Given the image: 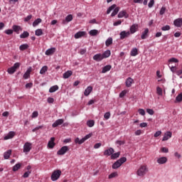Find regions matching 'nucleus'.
<instances>
[{
  "label": "nucleus",
  "instance_id": "1",
  "mask_svg": "<svg viewBox=\"0 0 182 182\" xmlns=\"http://www.w3.org/2000/svg\"><path fill=\"white\" fill-rule=\"evenodd\" d=\"M119 10H120V8L116 7V4H113L107 9V14L109 15V14H110L112 12V11H113L112 13L111 14V16H112V17L116 16V15H117V14H119Z\"/></svg>",
  "mask_w": 182,
  "mask_h": 182
},
{
  "label": "nucleus",
  "instance_id": "2",
  "mask_svg": "<svg viewBox=\"0 0 182 182\" xmlns=\"http://www.w3.org/2000/svg\"><path fill=\"white\" fill-rule=\"evenodd\" d=\"M127 161V159L126 157H122L120 159L117 160L115 163L112 165V168L114 170H116L122 166L124 163H126Z\"/></svg>",
  "mask_w": 182,
  "mask_h": 182
},
{
  "label": "nucleus",
  "instance_id": "3",
  "mask_svg": "<svg viewBox=\"0 0 182 182\" xmlns=\"http://www.w3.org/2000/svg\"><path fill=\"white\" fill-rule=\"evenodd\" d=\"M147 171H149V170L147 169V166L145 165H142L138 169L136 174L139 177H143V176H146Z\"/></svg>",
  "mask_w": 182,
  "mask_h": 182
},
{
  "label": "nucleus",
  "instance_id": "4",
  "mask_svg": "<svg viewBox=\"0 0 182 182\" xmlns=\"http://www.w3.org/2000/svg\"><path fill=\"white\" fill-rule=\"evenodd\" d=\"M60 174H62L60 170L54 171L51 175L52 181H56V180L60 177Z\"/></svg>",
  "mask_w": 182,
  "mask_h": 182
},
{
  "label": "nucleus",
  "instance_id": "5",
  "mask_svg": "<svg viewBox=\"0 0 182 182\" xmlns=\"http://www.w3.org/2000/svg\"><path fill=\"white\" fill-rule=\"evenodd\" d=\"M31 150H32V144L31 142L25 143L23 149V153H25V154H28Z\"/></svg>",
  "mask_w": 182,
  "mask_h": 182
},
{
  "label": "nucleus",
  "instance_id": "6",
  "mask_svg": "<svg viewBox=\"0 0 182 182\" xmlns=\"http://www.w3.org/2000/svg\"><path fill=\"white\" fill-rule=\"evenodd\" d=\"M137 31H139V24L137 23H133L129 28V33H131V35L136 33Z\"/></svg>",
  "mask_w": 182,
  "mask_h": 182
},
{
  "label": "nucleus",
  "instance_id": "7",
  "mask_svg": "<svg viewBox=\"0 0 182 182\" xmlns=\"http://www.w3.org/2000/svg\"><path fill=\"white\" fill-rule=\"evenodd\" d=\"M67 151H69V146H64L57 151V154L58 156H63V154H65Z\"/></svg>",
  "mask_w": 182,
  "mask_h": 182
},
{
  "label": "nucleus",
  "instance_id": "8",
  "mask_svg": "<svg viewBox=\"0 0 182 182\" xmlns=\"http://www.w3.org/2000/svg\"><path fill=\"white\" fill-rule=\"evenodd\" d=\"M130 35H131L130 31H122L119 33V38L122 41H123V39H126V38H129Z\"/></svg>",
  "mask_w": 182,
  "mask_h": 182
},
{
  "label": "nucleus",
  "instance_id": "9",
  "mask_svg": "<svg viewBox=\"0 0 182 182\" xmlns=\"http://www.w3.org/2000/svg\"><path fill=\"white\" fill-rule=\"evenodd\" d=\"M86 31H78L74 35V38L75 39H79L80 38H83V36H86Z\"/></svg>",
  "mask_w": 182,
  "mask_h": 182
},
{
  "label": "nucleus",
  "instance_id": "10",
  "mask_svg": "<svg viewBox=\"0 0 182 182\" xmlns=\"http://www.w3.org/2000/svg\"><path fill=\"white\" fill-rule=\"evenodd\" d=\"M92 59H93V60H95L96 62H102V60L104 58H103V55L102 53H97L93 56Z\"/></svg>",
  "mask_w": 182,
  "mask_h": 182
},
{
  "label": "nucleus",
  "instance_id": "11",
  "mask_svg": "<svg viewBox=\"0 0 182 182\" xmlns=\"http://www.w3.org/2000/svg\"><path fill=\"white\" fill-rule=\"evenodd\" d=\"M31 72H32V67H29L26 71V73L23 74V79H29V77H31Z\"/></svg>",
  "mask_w": 182,
  "mask_h": 182
},
{
  "label": "nucleus",
  "instance_id": "12",
  "mask_svg": "<svg viewBox=\"0 0 182 182\" xmlns=\"http://www.w3.org/2000/svg\"><path fill=\"white\" fill-rule=\"evenodd\" d=\"M55 52H56V48L53 47L46 50L45 53L47 56H50L51 55H53V53H55Z\"/></svg>",
  "mask_w": 182,
  "mask_h": 182
},
{
  "label": "nucleus",
  "instance_id": "13",
  "mask_svg": "<svg viewBox=\"0 0 182 182\" xmlns=\"http://www.w3.org/2000/svg\"><path fill=\"white\" fill-rule=\"evenodd\" d=\"M56 144L55 143V137H51L50 141L48 143V149H53Z\"/></svg>",
  "mask_w": 182,
  "mask_h": 182
},
{
  "label": "nucleus",
  "instance_id": "14",
  "mask_svg": "<svg viewBox=\"0 0 182 182\" xmlns=\"http://www.w3.org/2000/svg\"><path fill=\"white\" fill-rule=\"evenodd\" d=\"M134 82V80L133 78L129 77L126 81H125V85L127 87H132V85H133V82Z\"/></svg>",
  "mask_w": 182,
  "mask_h": 182
},
{
  "label": "nucleus",
  "instance_id": "15",
  "mask_svg": "<svg viewBox=\"0 0 182 182\" xmlns=\"http://www.w3.org/2000/svg\"><path fill=\"white\" fill-rule=\"evenodd\" d=\"M73 21V16L72 14H69L65 17V19L63 21V25H66V23L71 22Z\"/></svg>",
  "mask_w": 182,
  "mask_h": 182
},
{
  "label": "nucleus",
  "instance_id": "16",
  "mask_svg": "<svg viewBox=\"0 0 182 182\" xmlns=\"http://www.w3.org/2000/svg\"><path fill=\"white\" fill-rule=\"evenodd\" d=\"M173 25L175 26H176L177 28H181V26H182V18H176V20H174Z\"/></svg>",
  "mask_w": 182,
  "mask_h": 182
},
{
  "label": "nucleus",
  "instance_id": "17",
  "mask_svg": "<svg viewBox=\"0 0 182 182\" xmlns=\"http://www.w3.org/2000/svg\"><path fill=\"white\" fill-rule=\"evenodd\" d=\"M118 18H129V15L127 14V12L125 10L121 11L118 14Z\"/></svg>",
  "mask_w": 182,
  "mask_h": 182
},
{
  "label": "nucleus",
  "instance_id": "18",
  "mask_svg": "<svg viewBox=\"0 0 182 182\" xmlns=\"http://www.w3.org/2000/svg\"><path fill=\"white\" fill-rule=\"evenodd\" d=\"M65 121L63 120V119H57L53 124L52 127H58V126H60V124H63V122Z\"/></svg>",
  "mask_w": 182,
  "mask_h": 182
},
{
  "label": "nucleus",
  "instance_id": "19",
  "mask_svg": "<svg viewBox=\"0 0 182 182\" xmlns=\"http://www.w3.org/2000/svg\"><path fill=\"white\" fill-rule=\"evenodd\" d=\"M141 39H147L149 38V28H146L144 29V31L142 32L141 35Z\"/></svg>",
  "mask_w": 182,
  "mask_h": 182
},
{
  "label": "nucleus",
  "instance_id": "20",
  "mask_svg": "<svg viewBox=\"0 0 182 182\" xmlns=\"http://www.w3.org/2000/svg\"><path fill=\"white\" fill-rule=\"evenodd\" d=\"M93 90V87L92 86H88L84 92V96H89V95H90V93H92Z\"/></svg>",
  "mask_w": 182,
  "mask_h": 182
},
{
  "label": "nucleus",
  "instance_id": "21",
  "mask_svg": "<svg viewBox=\"0 0 182 182\" xmlns=\"http://www.w3.org/2000/svg\"><path fill=\"white\" fill-rule=\"evenodd\" d=\"M114 153L113 148H109L104 151V156H112Z\"/></svg>",
  "mask_w": 182,
  "mask_h": 182
},
{
  "label": "nucleus",
  "instance_id": "22",
  "mask_svg": "<svg viewBox=\"0 0 182 182\" xmlns=\"http://www.w3.org/2000/svg\"><path fill=\"white\" fill-rule=\"evenodd\" d=\"M157 163L159 164H166V163H167V157L162 156V157L158 159H157Z\"/></svg>",
  "mask_w": 182,
  "mask_h": 182
},
{
  "label": "nucleus",
  "instance_id": "23",
  "mask_svg": "<svg viewBox=\"0 0 182 182\" xmlns=\"http://www.w3.org/2000/svg\"><path fill=\"white\" fill-rule=\"evenodd\" d=\"M11 154H12V150L11 149H9L6 152H4V159L5 160H8L9 159V157H11Z\"/></svg>",
  "mask_w": 182,
  "mask_h": 182
},
{
  "label": "nucleus",
  "instance_id": "24",
  "mask_svg": "<svg viewBox=\"0 0 182 182\" xmlns=\"http://www.w3.org/2000/svg\"><path fill=\"white\" fill-rule=\"evenodd\" d=\"M112 69V65H107L102 68V70L101 71V73H107V72H109Z\"/></svg>",
  "mask_w": 182,
  "mask_h": 182
},
{
  "label": "nucleus",
  "instance_id": "25",
  "mask_svg": "<svg viewBox=\"0 0 182 182\" xmlns=\"http://www.w3.org/2000/svg\"><path fill=\"white\" fill-rule=\"evenodd\" d=\"M139 55V49L134 48L130 52V56H137Z\"/></svg>",
  "mask_w": 182,
  "mask_h": 182
},
{
  "label": "nucleus",
  "instance_id": "26",
  "mask_svg": "<svg viewBox=\"0 0 182 182\" xmlns=\"http://www.w3.org/2000/svg\"><path fill=\"white\" fill-rule=\"evenodd\" d=\"M89 138H82V139H80L79 138H76L75 141L77 144H82V143H85L86 140H87Z\"/></svg>",
  "mask_w": 182,
  "mask_h": 182
},
{
  "label": "nucleus",
  "instance_id": "27",
  "mask_svg": "<svg viewBox=\"0 0 182 182\" xmlns=\"http://www.w3.org/2000/svg\"><path fill=\"white\" fill-rule=\"evenodd\" d=\"M12 29L14 32H16V33L19 34V31H22V28L19 26L14 25L12 26Z\"/></svg>",
  "mask_w": 182,
  "mask_h": 182
},
{
  "label": "nucleus",
  "instance_id": "28",
  "mask_svg": "<svg viewBox=\"0 0 182 182\" xmlns=\"http://www.w3.org/2000/svg\"><path fill=\"white\" fill-rule=\"evenodd\" d=\"M73 73L72 72V70H68L67 72L63 73V77L64 79H69V77H70V75H73Z\"/></svg>",
  "mask_w": 182,
  "mask_h": 182
},
{
  "label": "nucleus",
  "instance_id": "29",
  "mask_svg": "<svg viewBox=\"0 0 182 182\" xmlns=\"http://www.w3.org/2000/svg\"><path fill=\"white\" fill-rule=\"evenodd\" d=\"M112 55V53L110 52V50H107L102 53V58L104 59H106L109 58Z\"/></svg>",
  "mask_w": 182,
  "mask_h": 182
},
{
  "label": "nucleus",
  "instance_id": "30",
  "mask_svg": "<svg viewBox=\"0 0 182 182\" xmlns=\"http://www.w3.org/2000/svg\"><path fill=\"white\" fill-rule=\"evenodd\" d=\"M56 90H59V86L54 85V86L50 87V88L49 89V92L55 93V92H56Z\"/></svg>",
  "mask_w": 182,
  "mask_h": 182
},
{
  "label": "nucleus",
  "instance_id": "31",
  "mask_svg": "<svg viewBox=\"0 0 182 182\" xmlns=\"http://www.w3.org/2000/svg\"><path fill=\"white\" fill-rule=\"evenodd\" d=\"M29 48V45L28 43L22 44L19 46L20 50H26V49Z\"/></svg>",
  "mask_w": 182,
  "mask_h": 182
},
{
  "label": "nucleus",
  "instance_id": "32",
  "mask_svg": "<svg viewBox=\"0 0 182 182\" xmlns=\"http://www.w3.org/2000/svg\"><path fill=\"white\" fill-rule=\"evenodd\" d=\"M113 43V38L112 37L108 38L105 41L106 46H110Z\"/></svg>",
  "mask_w": 182,
  "mask_h": 182
},
{
  "label": "nucleus",
  "instance_id": "33",
  "mask_svg": "<svg viewBox=\"0 0 182 182\" xmlns=\"http://www.w3.org/2000/svg\"><path fill=\"white\" fill-rule=\"evenodd\" d=\"M90 36H97V35H99V31L96 29H93L90 31Z\"/></svg>",
  "mask_w": 182,
  "mask_h": 182
},
{
  "label": "nucleus",
  "instance_id": "34",
  "mask_svg": "<svg viewBox=\"0 0 182 182\" xmlns=\"http://www.w3.org/2000/svg\"><path fill=\"white\" fill-rule=\"evenodd\" d=\"M46 72H48V67L46 65H44L40 70V75H45Z\"/></svg>",
  "mask_w": 182,
  "mask_h": 182
},
{
  "label": "nucleus",
  "instance_id": "35",
  "mask_svg": "<svg viewBox=\"0 0 182 182\" xmlns=\"http://www.w3.org/2000/svg\"><path fill=\"white\" fill-rule=\"evenodd\" d=\"M28 37H29V33L28 31H23V33L20 35V38L21 39H25L26 38H28Z\"/></svg>",
  "mask_w": 182,
  "mask_h": 182
},
{
  "label": "nucleus",
  "instance_id": "36",
  "mask_svg": "<svg viewBox=\"0 0 182 182\" xmlns=\"http://www.w3.org/2000/svg\"><path fill=\"white\" fill-rule=\"evenodd\" d=\"M35 35L36 36H42V35H43V31H42L41 28H38L37 30H36L35 31Z\"/></svg>",
  "mask_w": 182,
  "mask_h": 182
},
{
  "label": "nucleus",
  "instance_id": "37",
  "mask_svg": "<svg viewBox=\"0 0 182 182\" xmlns=\"http://www.w3.org/2000/svg\"><path fill=\"white\" fill-rule=\"evenodd\" d=\"M41 18H37L33 22V26L35 28V26H38V25H39V23H41Z\"/></svg>",
  "mask_w": 182,
  "mask_h": 182
},
{
  "label": "nucleus",
  "instance_id": "38",
  "mask_svg": "<svg viewBox=\"0 0 182 182\" xmlns=\"http://www.w3.org/2000/svg\"><path fill=\"white\" fill-rule=\"evenodd\" d=\"M119 156H120V152H117V153L112 154L111 155V159H112V160H114V159H118V157H119Z\"/></svg>",
  "mask_w": 182,
  "mask_h": 182
},
{
  "label": "nucleus",
  "instance_id": "39",
  "mask_svg": "<svg viewBox=\"0 0 182 182\" xmlns=\"http://www.w3.org/2000/svg\"><path fill=\"white\" fill-rule=\"evenodd\" d=\"M7 72L9 75H14V73L16 72V70L11 67L7 70Z\"/></svg>",
  "mask_w": 182,
  "mask_h": 182
},
{
  "label": "nucleus",
  "instance_id": "40",
  "mask_svg": "<svg viewBox=\"0 0 182 182\" xmlns=\"http://www.w3.org/2000/svg\"><path fill=\"white\" fill-rule=\"evenodd\" d=\"M168 63H178V59L176 58H171L168 60Z\"/></svg>",
  "mask_w": 182,
  "mask_h": 182
},
{
  "label": "nucleus",
  "instance_id": "41",
  "mask_svg": "<svg viewBox=\"0 0 182 182\" xmlns=\"http://www.w3.org/2000/svg\"><path fill=\"white\" fill-rule=\"evenodd\" d=\"M87 126H88V127H93V126H95V121L94 120H88L87 122Z\"/></svg>",
  "mask_w": 182,
  "mask_h": 182
},
{
  "label": "nucleus",
  "instance_id": "42",
  "mask_svg": "<svg viewBox=\"0 0 182 182\" xmlns=\"http://www.w3.org/2000/svg\"><path fill=\"white\" fill-rule=\"evenodd\" d=\"M156 93L159 96H163V90L160 87H157Z\"/></svg>",
  "mask_w": 182,
  "mask_h": 182
},
{
  "label": "nucleus",
  "instance_id": "43",
  "mask_svg": "<svg viewBox=\"0 0 182 182\" xmlns=\"http://www.w3.org/2000/svg\"><path fill=\"white\" fill-rule=\"evenodd\" d=\"M119 176V174L117 173V172H114L112 173L109 175L108 178H114L115 177H117Z\"/></svg>",
  "mask_w": 182,
  "mask_h": 182
},
{
  "label": "nucleus",
  "instance_id": "44",
  "mask_svg": "<svg viewBox=\"0 0 182 182\" xmlns=\"http://www.w3.org/2000/svg\"><path fill=\"white\" fill-rule=\"evenodd\" d=\"M21 164H16L14 167H13V171H18L19 168H21Z\"/></svg>",
  "mask_w": 182,
  "mask_h": 182
},
{
  "label": "nucleus",
  "instance_id": "45",
  "mask_svg": "<svg viewBox=\"0 0 182 182\" xmlns=\"http://www.w3.org/2000/svg\"><path fill=\"white\" fill-rule=\"evenodd\" d=\"M176 101L178 102V103H180L181 102H182V94H179L176 96Z\"/></svg>",
  "mask_w": 182,
  "mask_h": 182
},
{
  "label": "nucleus",
  "instance_id": "46",
  "mask_svg": "<svg viewBox=\"0 0 182 182\" xmlns=\"http://www.w3.org/2000/svg\"><path fill=\"white\" fill-rule=\"evenodd\" d=\"M168 68H169L171 72H172V73H176L177 72V68L176 66L168 65Z\"/></svg>",
  "mask_w": 182,
  "mask_h": 182
},
{
  "label": "nucleus",
  "instance_id": "47",
  "mask_svg": "<svg viewBox=\"0 0 182 182\" xmlns=\"http://www.w3.org/2000/svg\"><path fill=\"white\" fill-rule=\"evenodd\" d=\"M38 116H39V113L38 112V111H34L31 114V119H36Z\"/></svg>",
  "mask_w": 182,
  "mask_h": 182
},
{
  "label": "nucleus",
  "instance_id": "48",
  "mask_svg": "<svg viewBox=\"0 0 182 182\" xmlns=\"http://www.w3.org/2000/svg\"><path fill=\"white\" fill-rule=\"evenodd\" d=\"M161 31H163L164 32H166V31H170L171 27H170V26H168V25H166V26L161 27Z\"/></svg>",
  "mask_w": 182,
  "mask_h": 182
},
{
  "label": "nucleus",
  "instance_id": "49",
  "mask_svg": "<svg viewBox=\"0 0 182 182\" xmlns=\"http://www.w3.org/2000/svg\"><path fill=\"white\" fill-rule=\"evenodd\" d=\"M15 132L11 131L10 132H9L8 135L6 136V137H15Z\"/></svg>",
  "mask_w": 182,
  "mask_h": 182
},
{
  "label": "nucleus",
  "instance_id": "50",
  "mask_svg": "<svg viewBox=\"0 0 182 182\" xmlns=\"http://www.w3.org/2000/svg\"><path fill=\"white\" fill-rule=\"evenodd\" d=\"M138 113L141 114V116H144L146 114V111L143 109H139Z\"/></svg>",
  "mask_w": 182,
  "mask_h": 182
},
{
  "label": "nucleus",
  "instance_id": "51",
  "mask_svg": "<svg viewBox=\"0 0 182 182\" xmlns=\"http://www.w3.org/2000/svg\"><path fill=\"white\" fill-rule=\"evenodd\" d=\"M31 173H32V171H28L25 172L24 174L23 175V178H28V177H29V175L31 174Z\"/></svg>",
  "mask_w": 182,
  "mask_h": 182
},
{
  "label": "nucleus",
  "instance_id": "52",
  "mask_svg": "<svg viewBox=\"0 0 182 182\" xmlns=\"http://www.w3.org/2000/svg\"><path fill=\"white\" fill-rule=\"evenodd\" d=\"M4 33H6V35H12V33H14V30L7 29V30L4 31Z\"/></svg>",
  "mask_w": 182,
  "mask_h": 182
},
{
  "label": "nucleus",
  "instance_id": "53",
  "mask_svg": "<svg viewBox=\"0 0 182 182\" xmlns=\"http://www.w3.org/2000/svg\"><path fill=\"white\" fill-rule=\"evenodd\" d=\"M171 136H173V134L170 131H168L164 134V137H171Z\"/></svg>",
  "mask_w": 182,
  "mask_h": 182
},
{
  "label": "nucleus",
  "instance_id": "54",
  "mask_svg": "<svg viewBox=\"0 0 182 182\" xmlns=\"http://www.w3.org/2000/svg\"><path fill=\"white\" fill-rule=\"evenodd\" d=\"M19 66H21L20 63H15L14 64V65L12 66V68L16 70V69H18L19 68Z\"/></svg>",
  "mask_w": 182,
  "mask_h": 182
},
{
  "label": "nucleus",
  "instance_id": "55",
  "mask_svg": "<svg viewBox=\"0 0 182 182\" xmlns=\"http://www.w3.org/2000/svg\"><path fill=\"white\" fill-rule=\"evenodd\" d=\"M154 6V0H150L148 4L149 8H153Z\"/></svg>",
  "mask_w": 182,
  "mask_h": 182
},
{
  "label": "nucleus",
  "instance_id": "56",
  "mask_svg": "<svg viewBox=\"0 0 182 182\" xmlns=\"http://www.w3.org/2000/svg\"><path fill=\"white\" fill-rule=\"evenodd\" d=\"M104 117L106 120H109V119H110V113L108 112H106L105 114H104Z\"/></svg>",
  "mask_w": 182,
  "mask_h": 182
},
{
  "label": "nucleus",
  "instance_id": "57",
  "mask_svg": "<svg viewBox=\"0 0 182 182\" xmlns=\"http://www.w3.org/2000/svg\"><path fill=\"white\" fill-rule=\"evenodd\" d=\"M127 93V91L123 90L119 93V97H124L126 96V94Z\"/></svg>",
  "mask_w": 182,
  "mask_h": 182
},
{
  "label": "nucleus",
  "instance_id": "58",
  "mask_svg": "<svg viewBox=\"0 0 182 182\" xmlns=\"http://www.w3.org/2000/svg\"><path fill=\"white\" fill-rule=\"evenodd\" d=\"M159 14L160 15H164V14H166V7H161Z\"/></svg>",
  "mask_w": 182,
  "mask_h": 182
},
{
  "label": "nucleus",
  "instance_id": "59",
  "mask_svg": "<svg viewBox=\"0 0 182 182\" xmlns=\"http://www.w3.org/2000/svg\"><path fill=\"white\" fill-rule=\"evenodd\" d=\"M40 129H43V125L36 127V128L33 129V132H38V130H40Z\"/></svg>",
  "mask_w": 182,
  "mask_h": 182
},
{
  "label": "nucleus",
  "instance_id": "60",
  "mask_svg": "<svg viewBox=\"0 0 182 182\" xmlns=\"http://www.w3.org/2000/svg\"><path fill=\"white\" fill-rule=\"evenodd\" d=\"M32 19V15H28L24 18V22H28Z\"/></svg>",
  "mask_w": 182,
  "mask_h": 182
},
{
  "label": "nucleus",
  "instance_id": "61",
  "mask_svg": "<svg viewBox=\"0 0 182 182\" xmlns=\"http://www.w3.org/2000/svg\"><path fill=\"white\" fill-rule=\"evenodd\" d=\"M146 112H148L149 114H151V116H153V114H154V110L151 109H147Z\"/></svg>",
  "mask_w": 182,
  "mask_h": 182
},
{
  "label": "nucleus",
  "instance_id": "62",
  "mask_svg": "<svg viewBox=\"0 0 182 182\" xmlns=\"http://www.w3.org/2000/svg\"><path fill=\"white\" fill-rule=\"evenodd\" d=\"M33 86V83L29 82L26 84V89H31Z\"/></svg>",
  "mask_w": 182,
  "mask_h": 182
},
{
  "label": "nucleus",
  "instance_id": "63",
  "mask_svg": "<svg viewBox=\"0 0 182 182\" xmlns=\"http://www.w3.org/2000/svg\"><path fill=\"white\" fill-rule=\"evenodd\" d=\"M47 102L48 103L52 104L53 102H55V99H53V97H48L47 99Z\"/></svg>",
  "mask_w": 182,
  "mask_h": 182
},
{
  "label": "nucleus",
  "instance_id": "64",
  "mask_svg": "<svg viewBox=\"0 0 182 182\" xmlns=\"http://www.w3.org/2000/svg\"><path fill=\"white\" fill-rule=\"evenodd\" d=\"M161 151H162V153H168V149L166 147L161 148Z\"/></svg>",
  "mask_w": 182,
  "mask_h": 182
}]
</instances>
